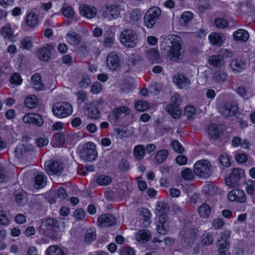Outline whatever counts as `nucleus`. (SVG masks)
<instances>
[{"label":"nucleus","instance_id":"54","mask_svg":"<svg viewBox=\"0 0 255 255\" xmlns=\"http://www.w3.org/2000/svg\"><path fill=\"white\" fill-rule=\"evenodd\" d=\"M130 168V165L128 161L125 158L122 159L119 165V169L122 171H126Z\"/></svg>","mask_w":255,"mask_h":255},{"label":"nucleus","instance_id":"15","mask_svg":"<svg viewBox=\"0 0 255 255\" xmlns=\"http://www.w3.org/2000/svg\"><path fill=\"white\" fill-rule=\"evenodd\" d=\"M23 121L25 123L33 124L40 127L43 124V119L42 117L37 114L28 113L25 114L23 118Z\"/></svg>","mask_w":255,"mask_h":255},{"label":"nucleus","instance_id":"1","mask_svg":"<svg viewBox=\"0 0 255 255\" xmlns=\"http://www.w3.org/2000/svg\"><path fill=\"white\" fill-rule=\"evenodd\" d=\"M180 41L179 37L171 36L164 38L161 43V49L171 61H176L183 58V52L181 50Z\"/></svg>","mask_w":255,"mask_h":255},{"label":"nucleus","instance_id":"32","mask_svg":"<svg viewBox=\"0 0 255 255\" xmlns=\"http://www.w3.org/2000/svg\"><path fill=\"white\" fill-rule=\"evenodd\" d=\"M221 133L216 124H211L209 127L208 134L210 137L217 139L219 138Z\"/></svg>","mask_w":255,"mask_h":255},{"label":"nucleus","instance_id":"62","mask_svg":"<svg viewBox=\"0 0 255 255\" xmlns=\"http://www.w3.org/2000/svg\"><path fill=\"white\" fill-rule=\"evenodd\" d=\"M102 90V85L98 82L94 83L91 88V92L94 94L99 93Z\"/></svg>","mask_w":255,"mask_h":255},{"label":"nucleus","instance_id":"64","mask_svg":"<svg viewBox=\"0 0 255 255\" xmlns=\"http://www.w3.org/2000/svg\"><path fill=\"white\" fill-rule=\"evenodd\" d=\"M237 93L241 97L245 98L248 94V90L244 86H239L236 90Z\"/></svg>","mask_w":255,"mask_h":255},{"label":"nucleus","instance_id":"44","mask_svg":"<svg viewBox=\"0 0 255 255\" xmlns=\"http://www.w3.org/2000/svg\"><path fill=\"white\" fill-rule=\"evenodd\" d=\"M193 15L192 12L190 11H185L183 12L180 18V23L182 24L186 25L189 21L192 18Z\"/></svg>","mask_w":255,"mask_h":255},{"label":"nucleus","instance_id":"14","mask_svg":"<svg viewBox=\"0 0 255 255\" xmlns=\"http://www.w3.org/2000/svg\"><path fill=\"white\" fill-rule=\"evenodd\" d=\"M107 64L112 71L119 70L120 69V61L118 55L114 52L110 53L107 58Z\"/></svg>","mask_w":255,"mask_h":255},{"label":"nucleus","instance_id":"21","mask_svg":"<svg viewBox=\"0 0 255 255\" xmlns=\"http://www.w3.org/2000/svg\"><path fill=\"white\" fill-rule=\"evenodd\" d=\"M130 111L128 108L125 106L119 107L115 108L113 110V115L114 116L115 121L118 122L119 121L120 118L122 114L128 115L130 114Z\"/></svg>","mask_w":255,"mask_h":255},{"label":"nucleus","instance_id":"50","mask_svg":"<svg viewBox=\"0 0 255 255\" xmlns=\"http://www.w3.org/2000/svg\"><path fill=\"white\" fill-rule=\"evenodd\" d=\"M149 107V104L145 101H139L135 104V108L138 111H144Z\"/></svg>","mask_w":255,"mask_h":255},{"label":"nucleus","instance_id":"48","mask_svg":"<svg viewBox=\"0 0 255 255\" xmlns=\"http://www.w3.org/2000/svg\"><path fill=\"white\" fill-rule=\"evenodd\" d=\"M62 13L65 16L68 18H72L74 14V12L72 7L69 6H63L62 8Z\"/></svg>","mask_w":255,"mask_h":255},{"label":"nucleus","instance_id":"43","mask_svg":"<svg viewBox=\"0 0 255 255\" xmlns=\"http://www.w3.org/2000/svg\"><path fill=\"white\" fill-rule=\"evenodd\" d=\"M169 207L167 204L163 201L159 202L156 205V212L158 214L160 213H166L169 211Z\"/></svg>","mask_w":255,"mask_h":255},{"label":"nucleus","instance_id":"51","mask_svg":"<svg viewBox=\"0 0 255 255\" xmlns=\"http://www.w3.org/2000/svg\"><path fill=\"white\" fill-rule=\"evenodd\" d=\"M96 234L95 231L87 230L85 234V241L87 243H90L95 240Z\"/></svg>","mask_w":255,"mask_h":255},{"label":"nucleus","instance_id":"4","mask_svg":"<svg viewBox=\"0 0 255 255\" xmlns=\"http://www.w3.org/2000/svg\"><path fill=\"white\" fill-rule=\"evenodd\" d=\"M161 14V10L158 7L153 6L149 8L144 16V26L148 28H152L157 22Z\"/></svg>","mask_w":255,"mask_h":255},{"label":"nucleus","instance_id":"45","mask_svg":"<svg viewBox=\"0 0 255 255\" xmlns=\"http://www.w3.org/2000/svg\"><path fill=\"white\" fill-rule=\"evenodd\" d=\"M20 48L23 49L29 50L32 47V42L29 37H25L20 41Z\"/></svg>","mask_w":255,"mask_h":255},{"label":"nucleus","instance_id":"25","mask_svg":"<svg viewBox=\"0 0 255 255\" xmlns=\"http://www.w3.org/2000/svg\"><path fill=\"white\" fill-rule=\"evenodd\" d=\"M31 84L33 88L37 91L44 89V86L41 81V76L38 73H36L31 77Z\"/></svg>","mask_w":255,"mask_h":255},{"label":"nucleus","instance_id":"23","mask_svg":"<svg viewBox=\"0 0 255 255\" xmlns=\"http://www.w3.org/2000/svg\"><path fill=\"white\" fill-rule=\"evenodd\" d=\"M34 182L36 188H40L44 187L46 184L47 177L41 172L34 173Z\"/></svg>","mask_w":255,"mask_h":255},{"label":"nucleus","instance_id":"9","mask_svg":"<svg viewBox=\"0 0 255 255\" xmlns=\"http://www.w3.org/2000/svg\"><path fill=\"white\" fill-rule=\"evenodd\" d=\"M244 174V172L241 168L233 169L225 179L226 185L231 188L238 186L239 180Z\"/></svg>","mask_w":255,"mask_h":255},{"label":"nucleus","instance_id":"53","mask_svg":"<svg viewBox=\"0 0 255 255\" xmlns=\"http://www.w3.org/2000/svg\"><path fill=\"white\" fill-rule=\"evenodd\" d=\"M140 213L141 214L145 223L147 225H149L150 223V218L151 216V213L147 209L142 208L140 211Z\"/></svg>","mask_w":255,"mask_h":255},{"label":"nucleus","instance_id":"36","mask_svg":"<svg viewBox=\"0 0 255 255\" xmlns=\"http://www.w3.org/2000/svg\"><path fill=\"white\" fill-rule=\"evenodd\" d=\"M47 255H65L64 252L59 247L54 245L51 246L47 248Z\"/></svg>","mask_w":255,"mask_h":255},{"label":"nucleus","instance_id":"59","mask_svg":"<svg viewBox=\"0 0 255 255\" xmlns=\"http://www.w3.org/2000/svg\"><path fill=\"white\" fill-rule=\"evenodd\" d=\"M215 24L218 27L221 28L226 27L228 25V21L222 18H216L215 20Z\"/></svg>","mask_w":255,"mask_h":255},{"label":"nucleus","instance_id":"38","mask_svg":"<svg viewBox=\"0 0 255 255\" xmlns=\"http://www.w3.org/2000/svg\"><path fill=\"white\" fill-rule=\"evenodd\" d=\"M168 152L166 149H162L158 151L155 155V159L157 163H162L167 158Z\"/></svg>","mask_w":255,"mask_h":255},{"label":"nucleus","instance_id":"6","mask_svg":"<svg viewBox=\"0 0 255 255\" xmlns=\"http://www.w3.org/2000/svg\"><path fill=\"white\" fill-rule=\"evenodd\" d=\"M72 111L71 105L67 102L56 103L52 107L53 114L60 118H64L70 115Z\"/></svg>","mask_w":255,"mask_h":255},{"label":"nucleus","instance_id":"63","mask_svg":"<svg viewBox=\"0 0 255 255\" xmlns=\"http://www.w3.org/2000/svg\"><path fill=\"white\" fill-rule=\"evenodd\" d=\"M9 81L11 84L19 85L21 84L22 80L19 74L14 73L11 75Z\"/></svg>","mask_w":255,"mask_h":255},{"label":"nucleus","instance_id":"42","mask_svg":"<svg viewBox=\"0 0 255 255\" xmlns=\"http://www.w3.org/2000/svg\"><path fill=\"white\" fill-rule=\"evenodd\" d=\"M112 181L110 177L104 175L99 176L97 179V182L101 186H105L109 184Z\"/></svg>","mask_w":255,"mask_h":255},{"label":"nucleus","instance_id":"26","mask_svg":"<svg viewBox=\"0 0 255 255\" xmlns=\"http://www.w3.org/2000/svg\"><path fill=\"white\" fill-rule=\"evenodd\" d=\"M67 41L70 44L76 45L80 43L81 36L75 32L68 33L66 34Z\"/></svg>","mask_w":255,"mask_h":255},{"label":"nucleus","instance_id":"3","mask_svg":"<svg viewBox=\"0 0 255 255\" xmlns=\"http://www.w3.org/2000/svg\"><path fill=\"white\" fill-rule=\"evenodd\" d=\"M194 172L199 177L207 178L212 174L213 168L208 160L203 159L195 164Z\"/></svg>","mask_w":255,"mask_h":255},{"label":"nucleus","instance_id":"37","mask_svg":"<svg viewBox=\"0 0 255 255\" xmlns=\"http://www.w3.org/2000/svg\"><path fill=\"white\" fill-rule=\"evenodd\" d=\"M214 239L212 234L210 233H206L201 237V243L202 246H207L213 244Z\"/></svg>","mask_w":255,"mask_h":255},{"label":"nucleus","instance_id":"7","mask_svg":"<svg viewBox=\"0 0 255 255\" xmlns=\"http://www.w3.org/2000/svg\"><path fill=\"white\" fill-rule=\"evenodd\" d=\"M231 231L225 230L222 232L217 241L216 245L220 255H226V252L230 249L229 239L231 237Z\"/></svg>","mask_w":255,"mask_h":255},{"label":"nucleus","instance_id":"60","mask_svg":"<svg viewBox=\"0 0 255 255\" xmlns=\"http://www.w3.org/2000/svg\"><path fill=\"white\" fill-rule=\"evenodd\" d=\"M182 177L185 180H190L193 179V175L191 169L186 168L184 169L181 173Z\"/></svg>","mask_w":255,"mask_h":255},{"label":"nucleus","instance_id":"2","mask_svg":"<svg viewBox=\"0 0 255 255\" xmlns=\"http://www.w3.org/2000/svg\"><path fill=\"white\" fill-rule=\"evenodd\" d=\"M80 157L85 161L91 162L96 160L98 152L96 149V145L93 142H87L79 149Z\"/></svg>","mask_w":255,"mask_h":255},{"label":"nucleus","instance_id":"41","mask_svg":"<svg viewBox=\"0 0 255 255\" xmlns=\"http://www.w3.org/2000/svg\"><path fill=\"white\" fill-rule=\"evenodd\" d=\"M199 213L201 216L207 218L211 213V208L207 204H202L199 209Z\"/></svg>","mask_w":255,"mask_h":255},{"label":"nucleus","instance_id":"33","mask_svg":"<svg viewBox=\"0 0 255 255\" xmlns=\"http://www.w3.org/2000/svg\"><path fill=\"white\" fill-rule=\"evenodd\" d=\"M26 23L30 27H34L38 23V17L37 14L30 12L26 18Z\"/></svg>","mask_w":255,"mask_h":255},{"label":"nucleus","instance_id":"5","mask_svg":"<svg viewBox=\"0 0 255 255\" xmlns=\"http://www.w3.org/2000/svg\"><path fill=\"white\" fill-rule=\"evenodd\" d=\"M121 42L127 48L135 47L138 41L136 33L131 29H127L123 31L120 35Z\"/></svg>","mask_w":255,"mask_h":255},{"label":"nucleus","instance_id":"18","mask_svg":"<svg viewBox=\"0 0 255 255\" xmlns=\"http://www.w3.org/2000/svg\"><path fill=\"white\" fill-rule=\"evenodd\" d=\"M196 230L192 228H185L180 233L181 237L188 243L193 242L196 238Z\"/></svg>","mask_w":255,"mask_h":255},{"label":"nucleus","instance_id":"58","mask_svg":"<svg viewBox=\"0 0 255 255\" xmlns=\"http://www.w3.org/2000/svg\"><path fill=\"white\" fill-rule=\"evenodd\" d=\"M172 146L173 147L174 150L178 153H182L184 151V148L182 146V145L180 143V142L176 140H173L171 143Z\"/></svg>","mask_w":255,"mask_h":255},{"label":"nucleus","instance_id":"55","mask_svg":"<svg viewBox=\"0 0 255 255\" xmlns=\"http://www.w3.org/2000/svg\"><path fill=\"white\" fill-rule=\"evenodd\" d=\"M219 160L220 163L224 166L229 167L231 162L229 156L226 154H223L219 157Z\"/></svg>","mask_w":255,"mask_h":255},{"label":"nucleus","instance_id":"30","mask_svg":"<svg viewBox=\"0 0 255 255\" xmlns=\"http://www.w3.org/2000/svg\"><path fill=\"white\" fill-rule=\"evenodd\" d=\"M166 110L174 119L179 117L181 114V110L179 108V106H176L175 105H167L166 107Z\"/></svg>","mask_w":255,"mask_h":255},{"label":"nucleus","instance_id":"49","mask_svg":"<svg viewBox=\"0 0 255 255\" xmlns=\"http://www.w3.org/2000/svg\"><path fill=\"white\" fill-rule=\"evenodd\" d=\"M115 42V36L113 33L109 34L105 38L103 41L104 45L106 47H110L113 46Z\"/></svg>","mask_w":255,"mask_h":255},{"label":"nucleus","instance_id":"47","mask_svg":"<svg viewBox=\"0 0 255 255\" xmlns=\"http://www.w3.org/2000/svg\"><path fill=\"white\" fill-rule=\"evenodd\" d=\"M15 200L17 203L20 205H23L26 202V199L24 194L19 192L15 191L14 193Z\"/></svg>","mask_w":255,"mask_h":255},{"label":"nucleus","instance_id":"34","mask_svg":"<svg viewBox=\"0 0 255 255\" xmlns=\"http://www.w3.org/2000/svg\"><path fill=\"white\" fill-rule=\"evenodd\" d=\"M38 101L35 95L28 96L24 101L26 107L30 109L35 108L37 106Z\"/></svg>","mask_w":255,"mask_h":255},{"label":"nucleus","instance_id":"16","mask_svg":"<svg viewBox=\"0 0 255 255\" xmlns=\"http://www.w3.org/2000/svg\"><path fill=\"white\" fill-rule=\"evenodd\" d=\"M79 11L82 16L89 19L95 17L97 13V9L95 7L83 4L80 5Z\"/></svg>","mask_w":255,"mask_h":255},{"label":"nucleus","instance_id":"61","mask_svg":"<svg viewBox=\"0 0 255 255\" xmlns=\"http://www.w3.org/2000/svg\"><path fill=\"white\" fill-rule=\"evenodd\" d=\"M134 251L129 247H124L120 251V255H134Z\"/></svg>","mask_w":255,"mask_h":255},{"label":"nucleus","instance_id":"39","mask_svg":"<svg viewBox=\"0 0 255 255\" xmlns=\"http://www.w3.org/2000/svg\"><path fill=\"white\" fill-rule=\"evenodd\" d=\"M106 11L107 14H109L113 18H117L120 14V9L116 5H111L107 6Z\"/></svg>","mask_w":255,"mask_h":255},{"label":"nucleus","instance_id":"28","mask_svg":"<svg viewBox=\"0 0 255 255\" xmlns=\"http://www.w3.org/2000/svg\"><path fill=\"white\" fill-rule=\"evenodd\" d=\"M150 237V232L147 230H140L136 234V240L141 243L147 242L149 240Z\"/></svg>","mask_w":255,"mask_h":255},{"label":"nucleus","instance_id":"17","mask_svg":"<svg viewBox=\"0 0 255 255\" xmlns=\"http://www.w3.org/2000/svg\"><path fill=\"white\" fill-rule=\"evenodd\" d=\"M246 66L245 62L241 58H234L230 64V68L236 73L242 72L245 69Z\"/></svg>","mask_w":255,"mask_h":255},{"label":"nucleus","instance_id":"22","mask_svg":"<svg viewBox=\"0 0 255 255\" xmlns=\"http://www.w3.org/2000/svg\"><path fill=\"white\" fill-rule=\"evenodd\" d=\"M37 54L38 59L43 61H48L51 56L50 49L46 47L39 48L37 50Z\"/></svg>","mask_w":255,"mask_h":255},{"label":"nucleus","instance_id":"46","mask_svg":"<svg viewBox=\"0 0 255 255\" xmlns=\"http://www.w3.org/2000/svg\"><path fill=\"white\" fill-rule=\"evenodd\" d=\"M47 235L49 237V238L53 241H57L59 240L61 238V234L56 229L47 230L46 232Z\"/></svg>","mask_w":255,"mask_h":255},{"label":"nucleus","instance_id":"12","mask_svg":"<svg viewBox=\"0 0 255 255\" xmlns=\"http://www.w3.org/2000/svg\"><path fill=\"white\" fill-rule=\"evenodd\" d=\"M228 198L231 201H237L240 203L246 202V195L243 190L235 189L230 191L228 194Z\"/></svg>","mask_w":255,"mask_h":255},{"label":"nucleus","instance_id":"52","mask_svg":"<svg viewBox=\"0 0 255 255\" xmlns=\"http://www.w3.org/2000/svg\"><path fill=\"white\" fill-rule=\"evenodd\" d=\"M139 60L140 57L138 55L131 54L128 59L127 64L129 67L133 66Z\"/></svg>","mask_w":255,"mask_h":255},{"label":"nucleus","instance_id":"24","mask_svg":"<svg viewBox=\"0 0 255 255\" xmlns=\"http://www.w3.org/2000/svg\"><path fill=\"white\" fill-rule=\"evenodd\" d=\"M234 40L242 42L246 41L249 37L248 31L243 29H239L236 31L233 35Z\"/></svg>","mask_w":255,"mask_h":255},{"label":"nucleus","instance_id":"29","mask_svg":"<svg viewBox=\"0 0 255 255\" xmlns=\"http://www.w3.org/2000/svg\"><path fill=\"white\" fill-rule=\"evenodd\" d=\"M228 77V74L225 71L217 70L213 74V79L214 81L219 83L225 82Z\"/></svg>","mask_w":255,"mask_h":255},{"label":"nucleus","instance_id":"8","mask_svg":"<svg viewBox=\"0 0 255 255\" xmlns=\"http://www.w3.org/2000/svg\"><path fill=\"white\" fill-rule=\"evenodd\" d=\"M238 111V105L234 102H224L218 106L219 112L225 118L236 116Z\"/></svg>","mask_w":255,"mask_h":255},{"label":"nucleus","instance_id":"10","mask_svg":"<svg viewBox=\"0 0 255 255\" xmlns=\"http://www.w3.org/2000/svg\"><path fill=\"white\" fill-rule=\"evenodd\" d=\"M231 57L233 54L227 49L222 50L219 55L211 56L208 60L209 64L217 68H221L225 64L224 56Z\"/></svg>","mask_w":255,"mask_h":255},{"label":"nucleus","instance_id":"35","mask_svg":"<svg viewBox=\"0 0 255 255\" xmlns=\"http://www.w3.org/2000/svg\"><path fill=\"white\" fill-rule=\"evenodd\" d=\"M145 54L149 60L152 61H157L159 57L158 51L155 48H151L146 50Z\"/></svg>","mask_w":255,"mask_h":255},{"label":"nucleus","instance_id":"19","mask_svg":"<svg viewBox=\"0 0 255 255\" xmlns=\"http://www.w3.org/2000/svg\"><path fill=\"white\" fill-rule=\"evenodd\" d=\"M34 146L31 144L26 142L24 144L19 145L15 149V153L17 157L19 158L27 152L33 151Z\"/></svg>","mask_w":255,"mask_h":255},{"label":"nucleus","instance_id":"11","mask_svg":"<svg viewBox=\"0 0 255 255\" xmlns=\"http://www.w3.org/2000/svg\"><path fill=\"white\" fill-rule=\"evenodd\" d=\"M45 169L47 173L50 175H59L63 170V166L57 161H49L45 163Z\"/></svg>","mask_w":255,"mask_h":255},{"label":"nucleus","instance_id":"56","mask_svg":"<svg viewBox=\"0 0 255 255\" xmlns=\"http://www.w3.org/2000/svg\"><path fill=\"white\" fill-rule=\"evenodd\" d=\"M195 113V109L192 106H187L185 108V115L190 120L192 119V116Z\"/></svg>","mask_w":255,"mask_h":255},{"label":"nucleus","instance_id":"31","mask_svg":"<svg viewBox=\"0 0 255 255\" xmlns=\"http://www.w3.org/2000/svg\"><path fill=\"white\" fill-rule=\"evenodd\" d=\"M209 39L212 45L220 46L223 42L222 36L217 33H212L210 34L209 36Z\"/></svg>","mask_w":255,"mask_h":255},{"label":"nucleus","instance_id":"40","mask_svg":"<svg viewBox=\"0 0 255 255\" xmlns=\"http://www.w3.org/2000/svg\"><path fill=\"white\" fill-rule=\"evenodd\" d=\"M46 227L49 228L48 230L59 229V225L56 219L53 218H48L44 222Z\"/></svg>","mask_w":255,"mask_h":255},{"label":"nucleus","instance_id":"20","mask_svg":"<svg viewBox=\"0 0 255 255\" xmlns=\"http://www.w3.org/2000/svg\"><path fill=\"white\" fill-rule=\"evenodd\" d=\"M173 81L180 88H183L190 84V80L186 76L181 74L175 75Z\"/></svg>","mask_w":255,"mask_h":255},{"label":"nucleus","instance_id":"57","mask_svg":"<svg viewBox=\"0 0 255 255\" xmlns=\"http://www.w3.org/2000/svg\"><path fill=\"white\" fill-rule=\"evenodd\" d=\"M91 83V80L88 75L83 76L81 81L79 82V85L80 88H87Z\"/></svg>","mask_w":255,"mask_h":255},{"label":"nucleus","instance_id":"27","mask_svg":"<svg viewBox=\"0 0 255 255\" xmlns=\"http://www.w3.org/2000/svg\"><path fill=\"white\" fill-rule=\"evenodd\" d=\"M133 155L137 160L142 159L145 155V149L144 146L138 144L134 146L133 150Z\"/></svg>","mask_w":255,"mask_h":255},{"label":"nucleus","instance_id":"13","mask_svg":"<svg viewBox=\"0 0 255 255\" xmlns=\"http://www.w3.org/2000/svg\"><path fill=\"white\" fill-rule=\"evenodd\" d=\"M98 224L102 227H109L115 225L116 220L114 216L111 214H103L98 218Z\"/></svg>","mask_w":255,"mask_h":255}]
</instances>
